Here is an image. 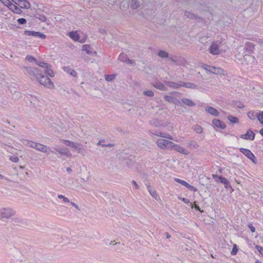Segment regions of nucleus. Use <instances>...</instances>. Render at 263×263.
Instances as JSON below:
<instances>
[{
	"label": "nucleus",
	"mask_w": 263,
	"mask_h": 263,
	"mask_svg": "<svg viewBox=\"0 0 263 263\" xmlns=\"http://www.w3.org/2000/svg\"><path fill=\"white\" fill-rule=\"evenodd\" d=\"M69 37L74 41H78L80 39V36L77 31H71L69 33Z\"/></svg>",
	"instance_id": "b1692460"
},
{
	"label": "nucleus",
	"mask_w": 263,
	"mask_h": 263,
	"mask_svg": "<svg viewBox=\"0 0 263 263\" xmlns=\"http://www.w3.org/2000/svg\"><path fill=\"white\" fill-rule=\"evenodd\" d=\"M239 151L249 159L252 160L253 162H255V161L256 160V158L254 155L251 152V151L250 149L241 147L239 148Z\"/></svg>",
	"instance_id": "0eeeda50"
},
{
	"label": "nucleus",
	"mask_w": 263,
	"mask_h": 263,
	"mask_svg": "<svg viewBox=\"0 0 263 263\" xmlns=\"http://www.w3.org/2000/svg\"><path fill=\"white\" fill-rule=\"evenodd\" d=\"M89 49H90V46L89 45L85 44V45H83L82 50L83 51H86V52L88 54L90 53V51Z\"/></svg>",
	"instance_id": "37998d69"
},
{
	"label": "nucleus",
	"mask_w": 263,
	"mask_h": 263,
	"mask_svg": "<svg viewBox=\"0 0 263 263\" xmlns=\"http://www.w3.org/2000/svg\"><path fill=\"white\" fill-rule=\"evenodd\" d=\"M46 148V152H45L44 153H46L47 155H49L51 153L56 154V153L54 151L51 150L49 147L47 146Z\"/></svg>",
	"instance_id": "13d9d810"
},
{
	"label": "nucleus",
	"mask_w": 263,
	"mask_h": 263,
	"mask_svg": "<svg viewBox=\"0 0 263 263\" xmlns=\"http://www.w3.org/2000/svg\"><path fill=\"white\" fill-rule=\"evenodd\" d=\"M149 132L151 134L158 137H161L162 138H165L168 139L173 140V137L168 134L162 133L159 131H156L155 133H154L153 132V130H149Z\"/></svg>",
	"instance_id": "f8f14e48"
},
{
	"label": "nucleus",
	"mask_w": 263,
	"mask_h": 263,
	"mask_svg": "<svg viewBox=\"0 0 263 263\" xmlns=\"http://www.w3.org/2000/svg\"><path fill=\"white\" fill-rule=\"evenodd\" d=\"M70 203L76 209H78L79 211L80 210V209H79V206L76 203H74L73 202H71Z\"/></svg>",
	"instance_id": "69168bd1"
},
{
	"label": "nucleus",
	"mask_w": 263,
	"mask_h": 263,
	"mask_svg": "<svg viewBox=\"0 0 263 263\" xmlns=\"http://www.w3.org/2000/svg\"><path fill=\"white\" fill-rule=\"evenodd\" d=\"M26 60H27L29 62H32L33 61H36V60L35 58H34L33 57L28 55L26 57Z\"/></svg>",
	"instance_id": "5fc2aeb1"
},
{
	"label": "nucleus",
	"mask_w": 263,
	"mask_h": 263,
	"mask_svg": "<svg viewBox=\"0 0 263 263\" xmlns=\"http://www.w3.org/2000/svg\"><path fill=\"white\" fill-rule=\"evenodd\" d=\"M15 213L16 211L11 208H0V220L7 221L12 216H14Z\"/></svg>",
	"instance_id": "f03ea898"
},
{
	"label": "nucleus",
	"mask_w": 263,
	"mask_h": 263,
	"mask_svg": "<svg viewBox=\"0 0 263 263\" xmlns=\"http://www.w3.org/2000/svg\"><path fill=\"white\" fill-rule=\"evenodd\" d=\"M11 11L16 13V14H21L22 13V10L20 7H18L15 4L12 3L10 6L8 7Z\"/></svg>",
	"instance_id": "a211bd4d"
},
{
	"label": "nucleus",
	"mask_w": 263,
	"mask_h": 263,
	"mask_svg": "<svg viewBox=\"0 0 263 263\" xmlns=\"http://www.w3.org/2000/svg\"><path fill=\"white\" fill-rule=\"evenodd\" d=\"M36 64L41 67L46 68L48 66L49 64L44 62H37Z\"/></svg>",
	"instance_id": "603ef678"
},
{
	"label": "nucleus",
	"mask_w": 263,
	"mask_h": 263,
	"mask_svg": "<svg viewBox=\"0 0 263 263\" xmlns=\"http://www.w3.org/2000/svg\"><path fill=\"white\" fill-rule=\"evenodd\" d=\"M58 198L59 199H63V202H69V200L67 198V197H65V196H64L63 195H59L58 196Z\"/></svg>",
	"instance_id": "864d4df0"
},
{
	"label": "nucleus",
	"mask_w": 263,
	"mask_h": 263,
	"mask_svg": "<svg viewBox=\"0 0 263 263\" xmlns=\"http://www.w3.org/2000/svg\"><path fill=\"white\" fill-rule=\"evenodd\" d=\"M210 72L211 73L215 74L220 75V74H223V70L222 69L218 68V67L211 66V68H210Z\"/></svg>",
	"instance_id": "f3484780"
},
{
	"label": "nucleus",
	"mask_w": 263,
	"mask_h": 263,
	"mask_svg": "<svg viewBox=\"0 0 263 263\" xmlns=\"http://www.w3.org/2000/svg\"><path fill=\"white\" fill-rule=\"evenodd\" d=\"M256 61L254 56L250 54H245L243 55V59L241 61L242 65L248 66L247 68L252 67L256 64Z\"/></svg>",
	"instance_id": "7ed1b4c3"
},
{
	"label": "nucleus",
	"mask_w": 263,
	"mask_h": 263,
	"mask_svg": "<svg viewBox=\"0 0 263 263\" xmlns=\"http://www.w3.org/2000/svg\"><path fill=\"white\" fill-rule=\"evenodd\" d=\"M0 1L7 7L12 3L9 0H0Z\"/></svg>",
	"instance_id": "6e6d98bb"
},
{
	"label": "nucleus",
	"mask_w": 263,
	"mask_h": 263,
	"mask_svg": "<svg viewBox=\"0 0 263 263\" xmlns=\"http://www.w3.org/2000/svg\"><path fill=\"white\" fill-rule=\"evenodd\" d=\"M212 124L214 128H219L221 129H224L226 128V124L219 119H214L212 120Z\"/></svg>",
	"instance_id": "9d476101"
},
{
	"label": "nucleus",
	"mask_w": 263,
	"mask_h": 263,
	"mask_svg": "<svg viewBox=\"0 0 263 263\" xmlns=\"http://www.w3.org/2000/svg\"><path fill=\"white\" fill-rule=\"evenodd\" d=\"M46 145H45L44 144H42L40 143H37V145L36 148V149L38 151L41 152L42 153H45V152H46Z\"/></svg>",
	"instance_id": "2f4dec72"
},
{
	"label": "nucleus",
	"mask_w": 263,
	"mask_h": 263,
	"mask_svg": "<svg viewBox=\"0 0 263 263\" xmlns=\"http://www.w3.org/2000/svg\"><path fill=\"white\" fill-rule=\"evenodd\" d=\"M205 110L206 112L215 117H218L219 115V111L211 106H207L205 108Z\"/></svg>",
	"instance_id": "4468645a"
},
{
	"label": "nucleus",
	"mask_w": 263,
	"mask_h": 263,
	"mask_svg": "<svg viewBox=\"0 0 263 263\" xmlns=\"http://www.w3.org/2000/svg\"><path fill=\"white\" fill-rule=\"evenodd\" d=\"M238 251L237 246L236 244L233 245V249L232 251L231 252V254L232 255H235Z\"/></svg>",
	"instance_id": "c03bdc74"
},
{
	"label": "nucleus",
	"mask_w": 263,
	"mask_h": 263,
	"mask_svg": "<svg viewBox=\"0 0 263 263\" xmlns=\"http://www.w3.org/2000/svg\"><path fill=\"white\" fill-rule=\"evenodd\" d=\"M45 72L46 74L49 76L50 77H53L54 76L53 71L51 69V66L50 65H48L47 67L45 69Z\"/></svg>",
	"instance_id": "7c9ffc66"
},
{
	"label": "nucleus",
	"mask_w": 263,
	"mask_h": 263,
	"mask_svg": "<svg viewBox=\"0 0 263 263\" xmlns=\"http://www.w3.org/2000/svg\"><path fill=\"white\" fill-rule=\"evenodd\" d=\"M235 105L238 107V108H242L244 107V105H243V104L240 102V101H237L235 102Z\"/></svg>",
	"instance_id": "bf43d9fd"
},
{
	"label": "nucleus",
	"mask_w": 263,
	"mask_h": 263,
	"mask_svg": "<svg viewBox=\"0 0 263 263\" xmlns=\"http://www.w3.org/2000/svg\"><path fill=\"white\" fill-rule=\"evenodd\" d=\"M10 160L13 162L16 163L19 161L18 158L15 155H12L10 157Z\"/></svg>",
	"instance_id": "3c124183"
},
{
	"label": "nucleus",
	"mask_w": 263,
	"mask_h": 263,
	"mask_svg": "<svg viewBox=\"0 0 263 263\" xmlns=\"http://www.w3.org/2000/svg\"><path fill=\"white\" fill-rule=\"evenodd\" d=\"M118 60L121 62L126 63L128 60V58L126 54L121 53L118 57Z\"/></svg>",
	"instance_id": "473e14b6"
},
{
	"label": "nucleus",
	"mask_w": 263,
	"mask_h": 263,
	"mask_svg": "<svg viewBox=\"0 0 263 263\" xmlns=\"http://www.w3.org/2000/svg\"><path fill=\"white\" fill-rule=\"evenodd\" d=\"M255 248L259 252L260 254L263 257V247L258 245H256Z\"/></svg>",
	"instance_id": "8fccbe9b"
},
{
	"label": "nucleus",
	"mask_w": 263,
	"mask_h": 263,
	"mask_svg": "<svg viewBox=\"0 0 263 263\" xmlns=\"http://www.w3.org/2000/svg\"><path fill=\"white\" fill-rule=\"evenodd\" d=\"M24 73L31 79L35 78L39 82L44 86L52 88L54 87V84L50 78L43 74L41 71L33 67L24 66L22 67Z\"/></svg>",
	"instance_id": "f257e3e1"
},
{
	"label": "nucleus",
	"mask_w": 263,
	"mask_h": 263,
	"mask_svg": "<svg viewBox=\"0 0 263 263\" xmlns=\"http://www.w3.org/2000/svg\"><path fill=\"white\" fill-rule=\"evenodd\" d=\"M143 95H144L148 97H154V93L152 90H146L143 91Z\"/></svg>",
	"instance_id": "a18cd8bd"
},
{
	"label": "nucleus",
	"mask_w": 263,
	"mask_h": 263,
	"mask_svg": "<svg viewBox=\"0 0 263 263\" xmlns=\"http://www.w3.org/2000/svg\"><path fill=\"white\" fill-rule=\"evenodd\" d=\"M248 227L250 229L251 232L253 233L255 232V228L253 226L252 223H249L248 224Z\"/></svg>",
	"instance_id": "e2e57ef3"
},
{
	"label": "nucleus",
	"mask_w": 263,
	"mask_h": 263,
	"mask_svg": "<svg viewBox=\"0 0 263 263\" xmlns=\"http://www.w3.org/2000/svg\"><path fill=\"white\" fill-rule=\"evenodd\" d=\"M184 15L185 16L191 19H197V16L193 13L189 12V11H185Z\"/></svg>",
	"instance_id": "4c0bfd02"
},
{
	"label": "nucleus",
	"mask_w": 263,
	"mask_h": 263,
	"mask_svg": "<svg viewBox=\"0 0 263 263\" xmlns=\"http://www.w3.org/2000/svg\"><path fill=\"white\" fill-rule=\"evenodd\" d=\"M255 134L251 129H249L245 134L241 135L240 137L245 140H253L255 138Z\"/></svg>",
	"instance_id": "9b49d317"
},
{
	"label": "nucleus",
	"mask_w": 263,
	"mask_h": 263,
	"mask_svg": "<svg viewBox=\"0 0 263 263\" xmlns=\"http://www.w3.org/2000/svg\"><path fill=\"white\" fill-rule=\"evenodd\" d=\"M81 145L80 143H76L74 142H72V143H70L69 146L71 147L76 149H77L79 153H80L81 152V150H83V149L82 148L79 147V146Z\"/></svg>",
	"instance_id": "c85d7f7f"
},
{
	"label": "nucleus",
	"mask_w": 263,
	"mask_h": 263,
	"mask_svg": "<svg viewBox=\"0 0 263 263\" xmlns=\"http://www.w3.org/2000/svg\"><path fill=\"white\" fill-rule=\"evenodd\" d=\"M174 180L176 182H178L179 183H180L181 184H182V185L185 186L186 187H187L189 183L183 180H181L180 179H178V178H175L174 179Z\"/></svg>",
	"instance_id": "79ce46f5"
},
{
	"label": "nucleus",
	"mask_w": 263,
	"mask_h": 263,
	"mask_svg": "<svg viewBox=\"0 0 263 263\" xmlns=\"http://www.w3.org/2000/svg\"><path fill=\"white\" fill-rule=\"evenodd\" d=\"M228 119L232 123H237L239 122V119L237 117H233L231 115L228 116Z\"/></svg>",
	"instance_id": "f704fd0d"
},
{
	"label": "nucleus",
	"mask_w": 263,
	"mask_h": 263,
	"mask_svg": "<svg viewBox=\"0 0 263 263\" xmlns=\"http://www.w3.org/2000/svg\"><path fill=\"white\" fill-rule=\"evenodd\" d=\"M158 55L162 58H166L168 57V53L163 50H159L158 52Z\"/></svg>",
	"instance_id": "c9c22d12"
},
{
	"label": "nucleus",
	"mask_w": 263,
	"mask_h": 263,
	"mask_svg": "<svg viewBox=\"0 0 263 263\" xmlns=\"http://www.w3.org/2000/svg\"><path fill=\"white\" fill-rule=\"evenodd\" d=\"M140 6V4L138 0H132V7L134 9L138 8Z\"/></svg>",
	"instance_id": "e433bc0d"
},
{
	"label": "nucleus",
	"mask_w": 263,
	"mask_h": 263,
	"mask_svg": "<svg viewBox=\"0 0 263 263\" xmlns=\"http://www.w3.org/2000/svg\"><path fill=\"white\" fill-rule=\"evenodd\" d=\"M182 102L188 106H195L196 105V104L195 102H194L193 101H192L191 100L188 99V98H182Z\"/></svg>",
	"instance_id": "4be33fe9"
},
{
	"label": "nucleus",
	"mask_w": 263,
	"mask_h": 263,
	"mask_svg": "<svg viewBox=\"0 0 263 263\" xmlns=\"http://www.w3.org/2000/svg\"><path fill=\"white\" fill-rule=\"evenodd\" d=\"M24 144L30 147L34 148L35 149H36V146L37 145V142H33V141H29V140H25Z\"/></svg>",
	"instance_id": "cd10ccee"
},
{
	"label": "nucleus",
	"mask_w": 263,
	"mask_h": 263,
	"mask_svg": "<svg viewBox=\"0 0 263 263\" xmlns=\"http://www.w3.org/2000/svg\"><path fill=\"white\" fill-rule=\"evenodd\" d=\"M149 124L155 127H160L162 125L158 119L155 118L149 121Z\"/></svg>",
	"instance_id": "c756f323"
},
{
	"label": "nucleus",
	"mask_w": 263,
	"mask_h": 263,
	"mask_svg": "<svg viewBox=\"0 0 263 263\" xmlns=\"http://www.w3.org/2000/svg\"><path fill=\"white\" fill-rule=\"evenodd\" d=\"M211 66H209L208 65H206V64H203L202 65V67L206 71H209L210 72V68H211Z\"/></svg>",
	"instance_id": "680f3d73"
},
{
	"label": "nucleus",
	"mask_w": 263,
	"mask_h": 263,
	"mask_svg": "<svg viewBox=\"0 0 263 263\" xmlns=\"http://www.w3.org/2000/svg\"><path fill=\"white\" fill-rule=\"evenodd\" d=\"M24 33L28 36L37 37L42 39H45L46 37L45 34L38 31L25 30Z\"/></svg>",
	"instance_id": "423d86ee"
},
{
	"label": "nucleus",
	"mask_w": 263,
	"mask_h": 263,
	"mask_svg": "<svg viewBox=\"0 0 263 263\" xmlns=\"http://www.w3.org/2000/svg\"><path fill=\"white\" fill-rule=\"evenodd\" d=\"M215 43L217 44V45L219 47L222 45H223L226 43L225 39L222 37H217L216 40L214 41Z\"/></svg>",
	"instance_id": "72a5a7b5"
},
{
	"label": "nucleus",
	"mask_w": 263,
	"mask_h": 263,
	"mask_svg": "<svg viewBox=\"0 0 263 263\" xmlns=\"http://www.w3.org/2000/svg\"><path fill=\"white\" fill-rule=\"evenodd\" d=\"M256 117L260 123L263 126V111H261L257 114Z\"/></svg>",
	"instance_id": "58836bf2"
},
{
	"label": "nucleus",
	"mask_w": 263,
	"mask_h": 263,
	"mask_svg": "<svg viewBox=\"0 0 263 263\" xmlns=\"http://www.w3.org/2000/svg\"><path fill=\"white\" fill-rule=\"evenodd\" d=\"M256 115L253 111H249L248 113V116L251 120H254Z\"/></svg>",
	"instance_id": "49530a36"
},
{
	"label": "nucleus",
	"mask_w": 263,
	"mask_h": 263,
	"mask_svg": "<svg viewBox=\"0 0 263 263\" xmlns=\"http://www.w3.org/2000/svg\"><path fill=\"white\" fill-rule=\"evenodd\" d=\"M23 256L19 251H15L10 259V263H22Z\"/></svg>",
	"instance_id": "39448f33"
},
{
	"label": "nucleus",
	"mask_w": 263,
	"mask_h": 263,
	"mask_svg": "<svg viewBox=\"0 0 263 263\" xmlns=\"http://www.w3.org/2000/svg\"><path fill=\"white\" fill-rule=\"evenodd\" d=\"M219 47L217 44L213 42L208 50L212 55H217L220 52Z\"/></svg>",
	"instance_id": "1a4fd4ad"
},
{
	"label": "nucleus",
	"mask_w": 263,
	"mask_h": 263,
	"mask_svg": "<svg viewBox=\"0 0 263 263\" xmlns=\"http://www.w3.org/2000/svg\"><path fill=\"white\" fill-rule=\"evenodd\" d=\"M187 147L191 148L197 149L199 145L196 141L191 140L187 143Z\"/></svg>",
	"instance_id": "bb28decb"
},
{
	"label": "nucleus",
	"mask_w": 263,
	"mask_h": 263,
	"mask_svg": "<svg viewBox=\"0 0 263 263\" xmlns=\"http://www.w3.org/2000/svg\"><path fill=\"white\" fill-rule=\"evenodd\" d=\"M188 189L192 191L196 192L197 191V189L194 186L190 185V184H188L187 187Z\"/></svg>",
	"instance_id": "052dcab7"
},
{
	"label": "nucleus",
	"mask_w": 263,
	"mask_h": 263,
	"mask_svg": "<svg viewBox=\"0 0 263 263\" xmlns=\"http://www.w3.org/2000/svg\"><path fill=\"white\" fill-rule=\"evenodd\" d=\"M132 183L135 185V187L137 189H138L139 188V186L138 185V184L137 183V182H136V181L135 180H133Z\"/></svg>",
	"instance_id": "774afa93"
},
{
	"label": "nucleus",
	"mask_w": 263,
	"mask_h": 263,
	"mask_svg": "<svg viewBox=\"0 0 263 263\" xmlns=\"http://www.w3.org/2000/svg\"><path fill=\"white\" fill-rule=\"evenodd\" d=\"M182 86L187 88H191V89H198L197 85H196L194 83H189V82L186 83V82H181V87Z\"/></svg>",
	"instance_id": "6ab92c4d"
},
{
	"label": "nucleus",
	"mask_w": 263,
	"mask_h": 263,
	"mask_svg": "<svg viewBox=\"0 0 263 263\" xmlns=\"http://www.w3.org/2000/svg\"><path fill=\"white\" fill-rule=\"evenodd\" d=\"M153 86L160 90L166 91L167 90V87H166L162 83L157 82L153 84Z\"/></svg>",
	"instance_id": "5701e85b"
},
{
	"label": "nucleus",
	"mask_w": 263,
	"mask_h": 263,
	"mask_svg": "<svg viewBox=\"0 0 263 263\" xmlns=\"http://www.w3.org/2000/svg\"><path fill=\"white\" fill-rule=\"evenodd\" d=\"M39 18L42 22H45L46 21V17L44 15H40Z\"/></svg>",
	"instance_id": "0e129e2a"
},
{
	"label": "nucleus",
	"mask_w": 263,
	"mask_h": 263,
	"mask_svg": "<svg viewBox=\"0 0 263 263\" xmlns=\"http://www.w3.org/2000/svg\"><path fill=\"white\" fill-rule=\"evenodd\" d=\"M164 98L165 99L170 102V103H172L174 102V100L175 99L174 98H173V97L171 96H168V95H165L164 96Z\"/></svg>",
	"instance_id": "de8ad7c7"
},
{
	"label": "nucleus",
	"mask_w": 263,
	"mask_h": 263,
	"mask_svg": "<svg viewBox=\"0 0 263 263\" xmlns=\"http://www.w3.org/2000/svg\"><path fill=\"white\" fill-rule=\"evenodd\" d=\"M55 150L60 155L69 157L71 156V154L66 148H56Z\"/></svg>",
	"instance_id": "2eb2a0df"
},
{
	"label": "nucleus",
	"mask_w": 263,
	"mask_h": 263,
	"mask_svg": "<svg viewBox=\"0 0 263 263\" xmlns=\"http://www.w3.org/2000/svg\"><path fill=\"white\" fill-rule=\"evenodd\" d=\"M171 149H174L176 152H179L181 154H184L185 155H187L189 154L190 152H188L184 148L180 146V145L175 144L173 142V144L172 146Z\"/></svg>",
	"instance_id": "6e6552de"
},
{
	"label": "nucleus",
	"mask_w": 263,
	"mask_h": 263,
	"mask_svg": "<svg viewBox=\"0 0 263 263\" xmlns=\"http://www.w3.org/2000/svg\"><path fill=\"white\" fill-rule=\"evenodd\" d=\"M62 142L64 143H65L66 144H67L68 146H69L70 143H72V141H69V140H63Z\"/></svg>",
	"instance_id": "338daca9"
},
{
	"label": "nucleus",
	"mask_w": 263,
	"mask_h": 263,
	"mask_svg": "<svg viewBox=\"0 0 263 263\" xmlns=\"http://www.w3.org/2000/svg\"><path fill=\"white\" fill-rule=\"evenodd\" d=\"M115 74H105V79L106 81L110 82L115 78Z\"/></svg>",
	"instance_id": "a19ab883"
},
{
	"label": "nucleus",
	"mask_w": 263,
	"mask_h": 263,
	"mask_svg": "<svg viewBox=\"0 0 263 263\" xmlns=\"http://www.w3.org/2000/svg\"><path fill=\"white\" fill-rule=\"evenodd\" d=\"M255 48V45L254 44L250 42H247L245 43L244 50L246 52H248V54L251 53L253 52Z\"/></svg>",
	"instance_id": "ddd939ff"
},
{
	"label": "nucleus",
	"mask_w": 263,
	"mask_h": 263,
	"mask_svg": "<svg viewBox=\"0 0 263 263\" xmlns=\"http://www.w3.org/2000/svg\"><path fill=\"white\" fill-rule=\"evenodd\" d=\"M158 146L161 149H171L173 142L164 139H159L157 141Z\"/></svg>",
	"instance_id": "20e7f679"
},
{
	"label": "nucleus",
	"mask_w": 263,
	"mask_h": 263,
	"mask_svg": "<svg viewBox=\"0 0 263 263\" xmlns=\"http://www.w3.org/2000/svg\"><path fill=\"white\" fill-rule=\"evenodd\" d=\"M18 6L20 8L28 9L30 7V4L26 0H22Z\"/></svg>",
	"instance_id": "a878e982"
},
{
	"label": "nucleus",
	"mask_w": 263,
	"mask_h": 263,
	"mask_svg": "<svg viewBox=\"0 0 263 263\" xmlns=\"http://www.w3.org/2000/svg\"><path fill=\"white\" fill-rule=\"evenodd\" d=\"M11 221L14 224H16L21 227L26 224L25 222L20 217H14L11 219Z\"/></svg>",
	"instance_id": "aec40b11"
},
{
	"label": "nucleus",
	"mask_w": 263,
	"mask_h": 263,
	"mask_svg": "<svg viewBox=\"0 0 263 263\" xmlns=\"http://www.w3.org/2000/svg\"><path fill=\"white\" fill-rule=\"evenodd\" d=\"M193 129L198 134H201L203 131L202 127L199 125H195Z\"/></svg>",
	"instance_id": "ea45409f"
},
{
	"label": "nucleus",
	"mask_w": 263,
	"mask_h": 263,
	"mask_svg": "<svg viewBox=\"0 0 263 263\" xmlns=\"http://www.w3.org/2000/svg\"><path fill=\"white\" fill-rule=\"evenodd\" d=\"M218 179L220 182L223 184L226 188H228L229 186H230V182L226 178H224L222 176H218Z\"/></svg>",
	"instance_id": "393cba45"
},
{
	"label": "nucleus",
	"mask_w": 263,
	"mask_h": 263,
	"mask_svg": "<svg viewBox=\"0 0 263 263\" xmlns=\"http://www.w3.org/2000/svg\"><path fill=\"white\" fill-rule=\"evenodd\" d=\"M63 70L65 72H67V73L69 74L71 76L73 77H75L77 76V72L71 68H70L69 67H64Z\"/></svg>",
	"instance_id": "412c9836"
},
{
	"label": "nucleus",
	"mask_w": 263,
	"mask_h": 263,
	"mask_svg": "<svg viewBox=\"0 0 263 263\" xmlns=\"http://www.w3.org/2000/svg\"><path fill=\"white\" fill-rule=\"evenodd\" d=\"M26 20L24 18H20L17 20V22L20 25H24L26 23Z\"/></svg>",
	"instance_id": "4d7b16f0"
},
{
	"label": "nucleus",
	"mask_w": 263,
	"mask_h": 263,
	"mask_svg": "<svg viewBox=\"0 0 263 263\" xmlns=\"http://www.w3.org/2000/svg\"><path fill=\"white\" fill-rule=\"evenodd\" d=\"M181 82L182 81H179L178 82H171L168 81L165 82V84L171 88H178L180 87H181Z\"/></svg>",
	"instance_id": "dca6fc26"
},
{
	"label": "nucleus",
	"mask_w": 263,
	"mask_h": 263,
	"mask_svg": "<svg viewBox=\"0 0 263 263\" xmlns=\"http://www.w3.org/2000/svg\"><path fill=\"white\" fill-rule=\"evenodd\" d=\"M147 189H148V191H149V193L151 194V195L153 197H154L156 198V196H157V195L156 192L155 191H151V187H150V186H149V185H148V186H147Z\"/></svg>",
	"instance_id": "09e8293b"
}]
</instances>
